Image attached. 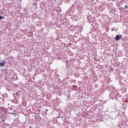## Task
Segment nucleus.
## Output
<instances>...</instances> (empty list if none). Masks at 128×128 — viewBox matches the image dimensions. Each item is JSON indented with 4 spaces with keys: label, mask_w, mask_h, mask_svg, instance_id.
<instances>
[{
    "label": "nucleus",
    "mask_w": 128,
    "mask_h": 128,
    "mask_svg": "<svg viewBox=\"0 0 128 128\" xmlns=\"http://www.w3.org/2000/svg\"><path fill=\"white\" fill-rule=\"evenodd\" d=\"M122 35H117L115 37V40H120V38H122Z\"/></svg>",
    "instance_id": "f257e3e1"
},
{
    "label": "nucleus",
    "mask_w": 128,
    "mask_h": 128,
    "mask_svg": "<svg viewBox=\"0 0 128 128\" xmlns=\"http://www.w3.org/2000/svg\"><path fill=\"white\" fill-rule=\"evenodd\" d=\"M5 64H6V61H3L2 62H0V68H2V67L4 66Z\"/></svg>",
    "instance_id": "f03ea898"
},
{
    "label": "nucleus",
    "mask_w": 128,
    "mask_h": 128,
    "mask_svg": "<svg viewBox=\"0 0 128 128\" xmlns=\"http://www.w3.org/2000/svg\"><path fill=\"white\" fill-rule=\"evenodd\" d=\"M4 18L3 16H0V20H4Z\"/></svg>",
    "instance_id": "7ed1b4c3"
},
{
    "label": "nucleus",
    "mask_w": 128,
    "mask_h": 128,
    "mask_svg": "<svg viewBox=\"0 0 128 128\" xmlns=\"http://www.w3.org/2000/svg\"><path fill=\"white\" fill-rule=\"evenodd\" d=\"M124 8H126V10H128V6H125Z\"/></svg>",
    "instance_id": "20e7f679"
},
{
    "label": "nucleus",
    "mask_w": 128,
    "mask_h": 128,
    "mask_svg": "<svg viewBox=\"0 0 128 128\" xmlns=\"http://www.w3.org/2000/svg\"><path fill=\"white\" fill-rule=\"evenodd\" d=\"M16 96H18V92H16Z\"/></svg>",
    "instance_id": "39448f33"
},
{
    "label": "nucleus",
    "mask_w": 128,
    "mask_h": 128,
    "mask_svg": "<svg viewBox=\"0 0 128 128\" xmlns=\"http://www.w3.org/2000/svg\"><path fill=\"white\" fill-rule=\"evenodd\" d=\"M2 122H4V120H2Z\"/></svg>",
    "instance_id": "423d86ee"
}]
</instances>
